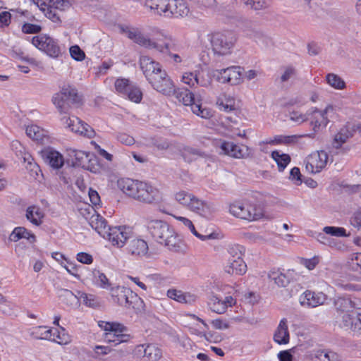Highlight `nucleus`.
Returning a JSON list of instances; mask_svg holds the SVG:
<instances>
[{"label":"nucleus","instance_id":"nucleus-1","mask_svg":"<svg viewBox=\"0 0 361 361\" xmlns=\"http://www.w3.org/2000/svg\"><path fill=\"white\" fill-rule=\"evenodd\" d=\"M118 187L126 195L146 204H157L161 200L159 190L150 184L130 178H121Z\"/></svg>","mask_w":361,"mask_h":361},{"label":"nucleus","instance_id":"nucleus-2","mask_svg":"<svg viewBox=\"0 0 361 361\" xmlns=\"http://www.w3.org/2000/svg\"><path fill=\"white\" fill-rule=\"evenodd\" d=\"M147 230L152 237L161 245L170 250L178 251L180 248L181 240L173 228L162 220L148 221Z\"/></svg>","mask_w":361,"mask_h":361},{"label":"nucleus","instance_id":"nucleus-3","mask_svg":"<svg viewBox=\"0 0 361 361\" xmlns=\"http://www.w3.org/2000/svg\"><path fill=\"white\" fill-rule=\"evenodd\" d=\"M214 56H225L231 54L237 41L234 32L230 30L214 32L207 35Z\"/></svg>","mask_w":361,"mask_h":361},{"label":"nucleus","instance_id":"nucleus-4","mask_svg":"<svg viewBox=\"0 0 361 361\" xmlns=\"http://www.w3.org/2000/svg\"><path fill=\"white\" fill-rule=\"evenodd\" d=\"M176 200L184 207L204 217L209 218L216 212L212 203L204 202L192 193L181 190L175 195Z\"/></svg>","mask_w":361,"mask_h":361},{"label":"nucleus","instance_id":"nucleus-5","mask_svg":"<svg viewBox=\"0 0 361 361\" xmlns=\"http://www.w3.org/2000/svg\"><path fill=\"white\" fill-rule=\"evenodd\" d=\"M242 6L258 11L267 8L268 4L266 0H231L228 4L222 3L218 12L227 22L231 23L238 19L237 10Z\"/></svg>","mask_w":361,"mask_h":361},{"label":"nucleus","instance_id":"nucleus-6","mask_svg":"<svg viewBox=\"0 0 361 361\" xmlns=\"http://www.w3.org/2000/svg\"><path fill=\"white\" fill-rule=\"evenodd\" d=\"M52 102L60 114H66L72 106H78L80 104L81 98L75 88L68 86L53 96Z\"/></svg>","mask_w":361,"mask_h":361},{"label":"nucleus","instance_id":"nucleus-7","mask_svg":"<svg viewBox=\"0 0 361 361\" xmlns=\"http://www.w3.org/2000/svg\"><path fill=\"white\" fill-rule=\"evenodd\" d=\"M176 99L183 104L191 106L192 111L198 116L208 119L212 116V111L210 109L202 108L200 99H195L194 94L188 89L176 90L173 94Z\"/></svg>","mask_w":361,"mask_h":361},{"label":"nucleus","instance_id":"nucleus-8","mask_svg":"<svg viewBox=\"0 0 361 361\" xmlns=\"http://www.w3.org/2000/svg\"><path fill=\"white\" fill-rule=\"evenodd\" d=\"M229 212L236 217L249 221L257 220L262 216L261 208L247 202H233L230 204Z\"/></svg>","mask_w":361,"mask_h":361},{"label":"nucleus","instance_id":"nucleus-9","mask_svg":"<svg viewBox=\"0 0 361 361\" xmlns=\"http://www.w3.org/2000/svg\"><path fill=\"white\" fill-rule=\"evenodd\" d=\"M32 44L50 57L56 59L61 55V49L58 42L47 35L33 37Z\"/></svg>","mask_w":361,"mask_h":361},{"label":"nucleus","instance_id":"nucleus-10","mask_svg":"<svg viewBox=\"0 0 361 361\" xmlns=\"http://www.w3.org/2000/svg\"><path fill=\"white\" fill-rule=\"evenodd\" d=\"M334 111L331 105H328L324 110H319L314 108L308 111L309 119H310V125L312 126L314 135L323 128H325L329 122L328 115Z\"/></svg>","mask_w":361,"mask_h":361},{"label":"nucleus","instance_id":"nucleus-11","mask_svg":"<svg viewBox=\"0 0 361 361\" xmlns=\"http://www.w3.org/2000/svg\"><path fill=\"white\" fill-rule=\"evenodd\" d=\"M63 126L77 134L91 138L94 135L93 128L78 117L64 116L61 118Z\"/></svg>","mask_w":361,"mask_h":361},{"label":"nucleus","instance_id":"nucleus-12","mask_svg":"<svg viewBox=\"0 0 361 361\" xmlns=\"http://www.w3.org/2000/svg\"><path fill=\"white\" fill-rule=\"evenodd\" d=\"M133 355L142 361H157L161 356V352L154 344H140L134 348Z\"/></svg>","mask_w":361,"mask_h":361},{"label":"nucleus","instance_id":"nucleus-13","mask_svg":"<svg viewBox=\"0 0 361 361\" xmlns=\"http://www.w3.org/2000/svg\"><path fill=\"white\" fill-rule=\"evenodd\" d=\"M328 158L327 153L324 150L312 153L306 158V170L312 173L320 172L326 166Z\"/></svg>","mask_w":361,"mask_h":361},{"label":"nucleus","instance_id":"nucleus-14","mask_svg":"<svg viewBox=\"0 0 361 361\" xmlns=\"http://www.w3.org/2000/svg\"><path fill=\"white\" fill-rule=\"evenodd\" d=\"M158 75L150 82L153 88L157 92L166 95L171 96L175 92V86L173 81L164 70L157 73Z\"/></svg>","mask_w":361,"mask_h":361},{"label":"nucleus","instance_id":"nucleus-15","mask_svg":"<svg viewBox=\"0 0 361 361\" xmlns=\"http://www.w3.org/2000/svg\"><path fill=\"white\" fill-rule=\"evenodd\" d=\"M133 233L130 228L126 226L112 227L108 231L106 239L113 245L122 247L128 240L132 238Z\"/></svg>","mask_w":361,"mask_h":361},{"label":"nucleus","instance_id":"nucleus-16","mask_svg":"<svg viewBox=\"0 0 361 361\" xmlns=\"http://www.w3.org/2000/svg\"><path fill=\"white\" fill-rule=\"evenodd\" d=\"M242 70L240 66H231L216 70L214 75L221 82H228L233 85H238L242 82Z\"/></svg>","mask_w":361,"mask_h":361},{"label":"nucleus","instance_id":"nucleus-17","mask_svg":"<svg viewBox=\"0 0 361 361\" xmlns=\"http://www.w3.org/2000/svg\"><path fill=\"white\" fill-rule=\"evenodd\" d=\"M221 154L235 159H245L250 154V149L245 145H238L232 142L223 141L220 145Z\"/></svg>","mask_w":361,"mask_h":361},{"label":"nucleus","instance_id":"nucleus-18","mask_svg":"<svg viewBox=\"0 0 361 361\" xmlns=\"http://www.w3.org/2000/svg\"><path fill=\"white\" fill-rule=\"evenodd\" d=\"M190 13V7L185 0H169L165 18H184L188 16Z\"/></svg>","mask_w":361,"mask_h":361},{"label":"nucleus","instance_id":"nucleus-19","mask_svg":"<svg viewBox=\"0 0 361 361\" xmlns=\"http://www.w3.org/2000/svg\"><path fill=\"white\" fill-rule=\"evenodd\" d=\"M245 35L262 47H268L271 43V39L255 24L247 23L243 27Z\"/></svg>","mask_w":361,"mask_h":361},{"label":"nucleus","instance_id":"nucleus-20","mask_svg":"<svg viewBox=\"0 0 361 361\" xmlns=\"http://www.w3.org/2000/svg\"><path fill=\"white\" fill-rule=\"evenodd\" d=\"M140 66L148 82L150 83L158 75L163 71L159 63L148 56H142L140 58Z\"/></svg>","mask_w":361,"mask_h":361},{"label":"nucleus","instance_id":"nucleus-21","mask_svg":"<svg viewBox=\"0 0 361 361\" xmlns=\"http://www.w3.org/2000/svg\"><path fill=\"white\" fill-rule=\"evenodd\" d=\"M327 300V295L322 292H314L306 290L300 298V303L302 306L313 308L322 305Z\"/></svg>","mask_w":361,"mask_h":361},{"label":"nucleus","instance_id":"nucleus-22","mask_svg":"<svg viewBox=\"0 0 361 361\" xmlns=\"http://www.w3.org/2000/svg\"><path fill=\"white\" fill-rule=\"evenodd\" d=\"M111 294L114 302L127 308L132 306L131 299L136 297L133 295V293L129 288L123 286L113 288Z\"/></svg>","mask_w":361,"mask_h":361},{"label":"nucleus","instance_id":"nucleus-23","mask_svg":"<svg viewBox=\"0 0 361 361\" xmlns=\"http://www.w3.org/2000/svg\"><path fill=\"white\" fill-rule=\"evenodd\" d=\"M301 137H309V138H314V133H308L303 135H276L273 139H267L266 140H263L259 142V145H293L298 142V140Z\"/></svg>","mask_w":361,"mask_h":361},{"label":"nucleus","instance_id":"nucleus-24","mask_svg":"<svg viewBox=\"0 0 361 361\" xmlns=\"http://www.w3.org/2000/svg\"><path fill=\"white\" fill-rule=\"evenodd\" d=\"M235 300L232 296H226L221 299L217 295H212L209 300L208 305L210 310L217 314H224L228 307H232Z\"/></svg>","mask_w":361,"mask_h":361},{"label":"nucleus","instance_id":"nucleus-25","mask_svg":"<svg viewBox=\"0 0 361 361\" xmlns=\"http://www.w3.org/2000/svg\"><path fill=\"white\" fill-rule=\"evenodd\" d=\"M149 44L148 49H154L164 54H169V51L173 49L175 45L174 40L171 36L163 34L154 40L149 39Z\"/></svg>","mask_w":361,"mask_h":361},{"label":"nucleus","instance_id":"nucleus-26","mask_svg":"<svg viewBox=\"0 0 361 361\" xmlns=\"http://www.w3.org/2000/svg\"><path fill=\"white\" fill-rule=\"evenodd\" d=\"M42 157L44 162L53 169H59L63 166L64 163L63 156L59 152L51 148L42 150Z\"/></svg>","mask_w":361,"mask_h":361},{"label":"nucleus","instance_id":"nucleus-27","mask_svg":"<svg viewBox=\"0 0 361 361\" xmlns=\"http://www.w3.org/2000/svg\"><path fill=\"white\" fill-rule=\"evenodd\" d=\"M356 125L348 124L342 128L340 131L335 135L333 145L335 148L338 149L348 139L353 137L356 132Z\"/></svg>","mask_w":361,"mask_h":361},{"label":"nucleus","instance_id":"nucleus-28","mask_svg":"<svg viewBox=\"0 0 361 361\" xmlns=\"http://www.w3.org/2000/svg\"><path fill=\"white\" fill-rule=\"evenodd\" d=\"M224 269L230 275H243L247 271V265L243 259H228Z\"/></svg>","mask_w":361,"mask_h":361},{"label":"nucleus","instance_id":"nucleus-29","mask_svg":"<svg viewBox=\"0 0 361 361\" xmlns=\"http://www.w3.org/2000/svg\"><path fill=\"white\" fill-rule=\"evenodd\" d=\"M127 250L128 253L133 256H144L147 253L148 245L142 239L130 238L127 246Z\"/></svg>","mask_w":361,"mask_h":361},{"label":"nucleus","instance_id":"nucleus-30","mask_svg":"<svg viewBox=\"0 0 361 361\" xmlns=\"http://www.w3.org/2000/svg\"><path fill=\"white\" fill-rule=\"evenodd\" d=\"M89 223L91 227L104 238H106L108 231L111 228L107 225L106 219L99 214L92 215Z\"/></svg>","mask_w":361,"mask_h":361},{"label":"nucleus","instance_id":"nucleus-31","mask_svg":"<svg viewBox=\"0 0 361 361\" xmlns=\"http://www.w3.org/2000/svg\"><path fill=\"white\" fill-rule=\"evenodd\" d=\"M169 0H146L144 6L154 14L166 17Z\"/></svg>","mask_w":361,"mask_h":361},{"label":"nucleus","instance_id":"nucleus-32","mask_svg":"<svg viewBox=\"0 0 361 361\" xmlns=\"http://www.w3.org/2000/svg\"><path fill=\"white\" fill-rule=\"evenodd\" d=\"M334 306L341 313L353 312L355 309V304L348 297H338L334 300Z\"/></svg>","mask_w":361,"mask_h":361},{"label":"nucleus","instance_id":"nucleus-33","mask_svg":"<svg viewBox=\"0 0 361 361\" xmlns=\"http://www.w3.org/2000/svg\"><path fill=\"white\" fill-rule=\"evenodd\" d=\"M22 238L27 240L30 243L36 240L35 235L24 227L15 228L9 235V240L13 242H17Z\"/></svg>","mask_w":361,"mask_h":361},{"label":"nucleus","instance_id":"nucleus-34","mask_svg":"<svg viewBox=\"0 0 361 361\" xmlns=\"http://www.w3.org/2000/svg\"><path fill=\"white\" fill-rule=\"evenodd\" d=\"M274 340L279 344H286L288 343L289 333L286 319L281 320L279 325L274 335Z\"/></svg>","mask_w":361,"mask_h":361},{"label":"nucleus","instance_id":"nucleus-35","mask_svg":"<svg viewBox=\"0 0 361 361\" xmlns=\"http://www.w3.org/2000/svg\"><path fill=\"white\" fill-rule=\"evenodd\" d=\"M182 156L186 161L191 162L199 158H204L207 155L199 149L186 147L182 151Z\"/></svg>","mask_w":361,"mask_h":361},{"label":"nucleus","instance_id":"nucleus-36","mask_svg":"<svg viewBox=\"0 0 361 361\" xmlns=\"http://www.w3.org/2000/svg\"><path fill=\"white\" fill-rule=\"evenodd\" d=\"M43 213L40 209L36 206H30L26 210V218L28 221L36 226L42 224V219L43 218Z\"/></svg>","mask_w":361,"mask_h":361},{"label":"nucleus","instance_id":"nucleus-37","mask_svg":"<svg viewBox=\"0 0 361 361\" xmlns=\"http://www.w3.org/2000/svg\"><path fill=\"white\" fill-rule=\"evenodd\" d=\"M271 156L276 162L279 171H283L290 162V157L288 154H281L279 151H273Z\"/></svg>","mask_w":361,"mask_h":361},{"label":"nucleus","instance_id":"nucleus-38","mask_svg":"<svg viewBox=\"0 0 361 361\" xmlns=\"http://www.w3.org/2000/svg\"><path fill=\"white\" fill-rule=\"evenodd\" d=\"M78 300H82V303L87 307L95 308L100 305L99 299L92 294H87L81 291H78Z\"/></svg>","mask_w":361,"mask_h":361},{"label":"nucleus","instance_id":"nucleus-39","mask_svg":"<svg viewBox=\"0 0 361 361\" xmlns=\"http://www.w3.org/2000/svg\"><path fill=\"white\" fill-rule=\"evenodd\" d=\"M25 132L29 137L35 140H42L47 134L45 130L37 125L27 126Z\"/></svg>","mask_w":361,"mask_h":361},{"label":"nucleus","instance_id":"nucleus-40","mask_svg":"<svg viewBox=\"0 0 361 361\" xmlns=\"http://www.w3.org/2000/svg\"><path fill=\"white\" fill-rule=\"evenodd\" d=\"M104 340L109 343H115L116 345L127 342L130 340V336L127 334H117L112 331H106L104 336Z\"/></svg>","mask_w":361,"mask_h":361},{"label":"nucleus","instance_id":"nucleus-41","mask_svg":"<svg viewBox=\"0 0 361 361\" xmlns=\"http://www.w3.org/2000/svg\"><path fill=\"white\" fill-rule=\"evenodd\" d=\"M342 322L345 327L353 328L355 326V328H358V322H357V314L355 310L353 312H345L342 313Z\"/></svg>","mask_w":361,"mask_h":361},{"label":"nucleus","instance_id":"nucleus-42","mask_svg":"<svg viewBox=\"0 0 361 361\" xmlns=\"http://www.w3.org/2000/svg\"><path fill=\"white\" fill-rule=\"evenodd\" d=\"M327 83L332 87L337 90H343L345 87L343 80L336 74L329 73L326 76Z\"/></svg>","mask_w":361,"mask_h":361},{"label":"nucleus","instance_id":"nucleus-43","mask_svg":"<svg viewBox=\"0 0 361 361\" xmlns=\"http://www.w3.org/2000/svg\"><path fill=\"white\" fill-rule=\"evenodd\" d=\"M315 361H338V355L332 351L317 350Z\"/></svg>","mask_w":361,"mask_h":361},{"label":"nucleus","instance_id":"nucleus-44","mask_svg":"<svg viewBox=\"0 0 361 361\" xmlns=\"http://www.w3.org/2000/svg\"><path fill=\"white\" fill-rule=\"evenodd\" d=\"M268 277L271 281H274L277 286L281 287H285L289 283V280L286 275L279 271H271Z\"/></svg>","mask_w":361,"mask_h":361},{"label":"nucleus","instance_id":"nucleus-45","mask_svg":"<svg viewBox=\"0 0 361 361\" xmlns=\"http://www.w3.org/2000/svg\"><path fill=\"white\" fill-rule=\"evenodd\" d=\"M167 296L169 298L181 303H187L188 301V298L190 297V295L184 293L183 291L176 289H169L167 291Z\"/></svg>","mask_w":361,"mask_h":361},{"label":"nucleus","instance_id":"nucleus-46","mask_svg":"<svg viewBox=\"0 0 361 361\" xmlns=\"http://www.w3.org/2000/svg\"><path fill=\"white\" fill-rule=\"evenodd\" d=\"M105 331H112L117 334H125L127 328L120 323L116 322H105L104 325H100Z\"/></svg>","mask_w":361,"mask_h":361},{"label":"nucleus","instance_id":"nucleus-47","mask_svg":"<svg viewBox=\"0 0 361 361\" xmlns=\"http://www.w3.org/2000/svg\"><path fill=\"white\" fill-rule=\"evenodd\" d=\"M182 81L190 87H194L195 85L203 86L204 84L200 81L196 73L185 72L182 76Z\"/></svg>","mask_w":361,"mask_h":361},{"label":"nucleus","instance_id":"nucleus-48","mask_svg":"<svg viewBox=\"0 0 361 361\" xmlns=\"http://www.w3.org/2000/svg\"><path fill=\"white\" fill-rule=\"evenodd\" d=\"M245 252V248L243 245H234L229 247L228 252L229 255L228 259H243V256Z\"/></svg>","mask_w":361,"mask_h":361},{"label":"nucleus","instance_id":"nucleus-49","mask_svg":"<svg viewBox=\"0 0 361 361\" xmlns=\"http://www.w3.org/2000/svg\"><path fill=\"white\" fill-rule=\"evenodd\" d=\"M323 231L328 235L336 237H348L350 234L346 233V231L342 227L325 226Z\"/></svg>","mask_w":361,"mask_h":361},{"label":"nucleus","instance_id":"nucleus-50","mask_svg":"<svg viewBox=\"0 0 361 361\" xmlns=\"http://www.w3.org/2000/svg\"><path fill=\"white\" fill-rule=\"evenodd\" d=\"M93 276L94 281L97 286L103 288H107L109 286V280L103 273H101L99 271L94 270L93 271Z\"/></svg>","mask_w":361,"mask_h":361},{"label":"nucleus","instance_id":"nucleus-51","mask_svg":"<svg viewBox=\"0 0 361 361\" xmlns=\"http://www.w3.org/2000/svg\"><path fill=\"white\" fill-rule=\"evenodd\" d=\"M125 95H127L130 100L135 103H139L142 97L140 90L132 85L130 86L128 91L126 92Z\"/></svg>","mask_w":361,"mask_h":361},{"label":"nucleus","instance_id":"nucleus-52","mask_svg":"<svg viewBox=\"0 0 361 361\" xmlns=\"http://www.w3.org/2000/svg\"><path fill=\"white\" fill-rule=\"evenodd\" d=\"M59 295L62 299L63 301L66 300V302H70L72 304V302L75 300H78V292L76 294H74L72 291L67 289H60L59 290Z\"/></svg>","mask_w":361,"mask_h":361},{"label":"nucleus","instance_id":"nucleus-53","mask_svg":"<svg viewBox=\"0 0 361 361\" xmlns=\"http://www.w3.org/2000/svg\"><path fill=\"white\" fill-rule=\"evenodd\" d=\"M130 81L126 78H119L117 79L115 82V88L116 90L121 94H125L128 89L130 88Z\"/></svg>","mask_w":361,"mask_h":361},{"label":"nucleus","instance_id":"nucleus-54","mask_svg":"<svg viewBox=\"0 0 361 361\" xmlns=\"http://www.w3.org/2000/svg\"><path fill=\"white\" fill-rule=\"evenodd\" d=\"M290 119L299 124L309 120L308 111L305 114H302L298 111H293L290 113Z\"/></svg>","mask_w":361,"mask_h":361},{"label":"nucleus","instance_id":"nucleus-55","mask_svg":"<svg viewBox=\"0 0 361 361\" xmlns=\"http://www.w3.org/2000/svg\"><path fill=\"white\" fill-rule=\"evenodd\" d=\"M350 224L358 230H361V207L357 209L350 218Z\"/></svg>","mask_w":361,"mask_h":361},{"label":"nucleus","instance_id":"nucleus-56","mask_svg":"<svg viewBox=\"0 0 361 361\" xmlns=\"http://www.w3.org/2000/svg\"><path fill=\"white\" fill-rule=\"evenodd\" d=\"M44 13L47 18L50 19L54 23H60L61 22L59 11L55 7H53V6L47 7V9L46 10V11Z\"/></svg>","mask_w":361,"mask_h":361},{"label":"nucleus","instance_id":"nucleus-57","mask_svg":"<svg viewBox=\"0 0 361 361\" xmlns=\"http://www.w3.org/2000/svg\"><path fill=\"white\" fill-rule=\"evenodd\" d=\"M120 30L123 34H125L130 39L133 41L140 30L134 27L121 25Z\"/></svg>","mask_w":361,"mask_h":361},{"label":"nucleus","instance_id":"nucleus-58","mask_svg":"<svg viewBox=\"0 0 361 361\" xmlns=\"http://www.w3.org/2000/svg\"><path fill=\"white\" fill-rule=\"evenodd\" d=\"M42 30V27L39 25L32 23H24L22 26V31L25 34H37Z\"/></svg>","mask_w":361,"mask_h":361},{"label":"nucleus","instance_id":"nucleus-59","mask_svg":"<svg viewBox=\"0 0 361 361\" xmlns=\"http://www.w3.org/2000/svg\"><path fill=\"white\" fill-rule=\"evenodd\" d=\"M70 54L72 58L76 61H82L85 56L84 51L78 45L72 46L70 48Z\"/></svg>","mask_w":361,"mask_h":361},{"label":"nucleus","instance_id":"nucleus-60","mask_svg":"<svg viewBox=\"0 0 361 361\" xmlns=\"http://www.w3.org/2000/svg\"><path fill=\"white\" fill-rule=\"evenodd\" d=\"M350 267L355 271H361V252L353 255L350 262Z\"/></svg>","mask_w":361,"mask_h":361},{"label":"nucleus","instance_id":"nucleus-61","mask_svg":"<svg viewBox=\"0 0 361 361\" xmlns=\"http://www.w3.org/2000/svg\"><path fill=\"white\" fill-rule=\"evenodd\" d=\"M133 41L140 46L144 47L145 48H147L149 44V38L145 36L140 30H139L138 33Z\"/></svg>","mask_w":361,"mask_h":361},{"label":"nucleus","instance_id":"nucleus-62","mask_svg":"<svg viewBox=\"0 0 361 361\" xmlns=\"http://www.w3.org/2000/svg\"><path fill=\"white\" fill-rule=\"evenodd\" d=\"M59 11H65L71 7L72 4L68 0H51Z\"/></svg>","mask_w":361,"mask_h":361},{"label":"nucleus","instance_id":"nucleus-63","mask_svg":"<svg viewBox=\"0 0 361 361\" xmlns=\"http://www.w3.org/2000/svg\"><path fill=\"white\" fill-rule=\"evenodd\" d=\"M61 329V331H59L58 334L56 336L57 340L56 341L58 343L61 345L67 344L71 342V337L68 334L66 333L65 329L63 327H60Z\"/></svg>","mask_w":361,"mask_h":361},{"label":"nucleus","instance_id":"nucleus-64","mask_svg":"<svg viewBox=\"0 0 361 361\" xmlns=\"http://www.w3.org/2000/svg\"><path fill=\"white\" fill-rule=\"evenodd\" d=\"M11 14L8 11L0 13V27H7L11 23Z\"/></svg>","mask_w":361,"mask_h":361}]
</instances>
